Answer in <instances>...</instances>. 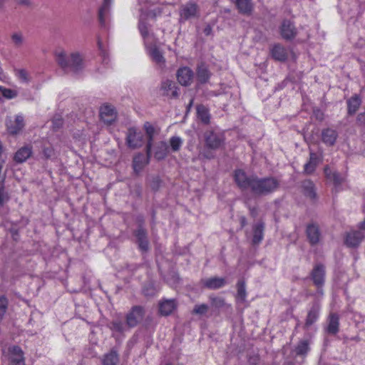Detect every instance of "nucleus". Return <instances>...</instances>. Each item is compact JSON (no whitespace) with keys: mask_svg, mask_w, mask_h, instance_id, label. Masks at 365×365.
Instances as JSON below:
<instances>
[{"mask_svg":"<svg viewBox=\"0 0 365 365\" xmlns=\"http://www.w3.org/2000/svg\"><path fill=\"white\" fill-rule=\"evenodd\" d=\"M322 140L328 145H332L336 139V133L335 130L331 129H326L322 133Z\"/></svg>","mask_w":365,"mask_h":365,"instance_id":"nucleus-32","label":"nucleus"},{"mask_svg":"<svg viewBox=\"0 0 365 365\" xmlns=\"http://www.w3.org/2000/svg\"><path fill=\"white\" fill-rule=\"evenodd\" d=\"M101 119L106 124L110 125L115 121L117 113L111 106L103 105L100 110Z\"/></svg>","mask_w":365,"mask_h":365,"instance_id":"nucleus-7","label":"nucleus"},{"mask_svg":"<svg viewBox=\"0 0 365 365\" xmlns=\"http://www.w3.org/2000/svg\"><path fill=\"white\" fill-rule=\"evenodd\" d=\"M255 178H248L242 170H237L235 173V180L237 185L242 189L251 188Z\"/></svg>","mask_w":365,"mask_h":365,"instance_id":"nucleus-10","label":"nucleus"},{"mask_svg":"<svg viewBox=\"0 0 365 365\" xmlns=\"http://www.w3.org/2000/svg\"><path fill=\"white\" fill-rule=\"evenodd\" d=\"M55 56L58 66L66 71L77 73L84 68L83 58L79 52L68 54L64 50L59 49L56 51Z\"/></svg>","mask_w":365,"mask_h":365,"instance_id":"nucleus-1","label":"nucleus"},{"mask_svg":"<svg viewBox=\"0 0 365 365\" xmlns=\"http://www.w3.org/2000/svg\"><path fill=\"white\" fill-rule=\"evenodd\" d=\"M236 5L239 11L244 14H250L253 9V5L250 0H236Z\"/></svg>","mask_w":365,"mask_h":365,"instance_id":"nucleus-31","label":"nucleus"},{"mask_svg":"<svg viewBox=\"0 0 365 365\" xmlns=\"http://www.w3.org/2000/svg\"><path fill=\"white\" fill-rule=\"evenodd\" d=\"M32 154V150L31 146H24L19 149L14 155V160L17 163H24Z\"/></svg>","mask_w":365,"mask_h":365,"instance_id":"nucleus-22","label":"nucleus"},{"mask_svg":"<svg viewBox=\"0 0 365 365\" xmlns=\"http://www.w3.org/2000/svg\"><path fill=\"white\" fill-rule=\"evenodd\" d=\"M357 119H358L359 121H361V122L365 123V112L362 113H360L358 115Z\"/></svg>","mask_w":365,"mask_h":365,"instance_id":"nucleus-56","label":"nucleus"},{"mask_svg":"<svg viewBox=\"0 0 365 365\" xmlns=\"http://www.w3.org/2000/svg\"><path fill=\"white\" fill-rule=\"evenodd\" d=\"M206 146L210 149L220 148L225 143V135L216 128L207 130L204 133Z\"/></svg>","mask_w":365,"mask_h":365,"instance_id":"nucleus-3","label":"nucleus"},{"mask_svg":"<svg viewBox=\"0 0 365 365\" xmlns=\"http://www.w3.org/2000/svg\"><path fill=\"white\" fill-rule=\"evenodd\" d=\"M112 329L116 331H123V323L120 321H115L112 323Z\"/></svg>","mask_w":365,"mask_h":365,"instance_id":"nucleus-50","label":"nucleus"},{"mask_svg":"<svg viewBox=\"0 0 365 365\" xmlns=\"http://www.w3.org/2000/svg\"><path fill=\"white\" fill-rule=\"evenodd\" d=\"M198 14V8L197 4L194 3H188L183 5L180 11V17L185 20L195 17Z\"/></svg>","mask_w":365,"mask_h":365,"instance_id":"nucleus-14","label":"nucleus"},{"mask_svg":"<svg viewBox=\"0 0 365 365\" xmlns=\"http://www.w3.org/2000/svg\"><path fill=\"white\" fill-rule=\"evenodd\" d=\"M167 365H172L171 364H168Z\"/></svg>","mask_w":365,"mask_h":365,"instance_id":"nucleus-61","label":"nucleus"},{"mask_svg":"<svg viewBox=\"0 0 365 365\" xmlns=\"http://www.w3.org/2000/svg\"><path fill=\"white\" fill-rule=\"evenodd\" d=\"M144 128L148 137V143H147V153L148 156L151 155V148H152V144L153 141V138L155 135L156 134V130L155 128L149 123H146L144 125Z\"/></svg>","mask_w":365,"mask_h":365,"instance_id":"nucleus-23","label":"nucleus"},{"mask_svg":"<svg viewBox=\"0 0 365 365\" xmlns=\"http://www.w3.org/2000/svg\"><path fill=\"white\" fill-rule=\"evenodd\" d=\"M309 350L308 343L306 341H302L299 343L296 347V352L297 354H305Z\"/></svg>","mask_w":365,"mask_h":365,"instance_id":"nucleus-45","label":"nucleus"},{"mask_svg":"<svg viewBox=\"0 0 365 365\" xmlns=\"http://www.w3.org/2000/svg\"><path fill=\"white\" fill-rule=\"evenodd\" d=\"M361 103V100L358 95H354L347 101L348 113L354 114Z\"/></svg>","mask_w":365,"mask_h":365,"instance_id":"nucleus-30","label":"nucleus"},{"mask_svg":"<svg viewBox=\"0 0 365 365\" xmlns=\"http://www.w3.org/2000/svg\"><path fill=\"white\" fill-rule=\"evenodd\" d=\"M364 237L361 231L354 230L348 232L346 237V244L349 247H357Z\"/></svg>","mask_w":365,"mask_h":365,"instance_id":"nucleus-16","label":"nucleus"},{"mask_svg":"<svg viewBox=\"0 0 365 365\" xmlns=\"http://www.w3.org/2000/svg\"><path fill=\"white\" fill-rule=\"evenodd\" d=\"M177 78L181 85L188 86L192 81L193 73L188 67L180 68L177 72Z\"/></svg>","mask_w":365,"mask_h":365,"instance_id":"nucleus-11","label":"nucleus"},{"mask_svg":"<svg viewBox=\"0 0 365 365\" xmlns=\"http://www.w3.org/2000/svg\"><path fill=\"white\" fill-rule=\"evenodd\" d=\"M307 235L311 244L315 245L319 242L320 232L317 225H309L307 228Z\"/></svg>","mask_w":365,"mask_h":365,"instance_id":"nucleus-25","label":"nucleus"},{"mask_svg":"<svg viewBox=\"0 0 365 365\" xmlns=\"http://www.w3.org/2000/svg\"><path fill=\"white\" fill-rule=\"evenodd\" d=\"M139 247L141 250L146 251L148 249V242L147 240H143L138 242Z\"/></svg>","mask_w":365,"mask_h":365,"instance_id":"nucleus-53","label":"nucleus"},{"mask_svg":"<svg viewBox=\"0 0 365 365\" xmlns=\"http://www.w3.org/2000/svg\"><path fill=\"white\" fill-rule=\"evenodd\" d=\"M15 76L19 81L24 83H28L30 81L29 73L24 69H18L15 71Z\"/></svg>","mask_w":365,"mask_h":365,"instance_id":"nucleus-38","label":"nucleus"},{"mask_svg":"<svg viewBox=\"0 0 365 365\" xmlns=\"http://www.w3.org/2000/svg\"><path fill=\"white\" fill-rule=\"evenodd\" d=\"M324 171L327 183L333 186L336 192H339L341 183L340 173L334 167L329 165L326 166Z\"/></svg>","mask_w":365,"mask_h":365,"instance_id":"nucleus-5","label":"nucleus"},{"mask_svg":"<svg viewBox=\"0 0 365 365\" xmlns=\"http://www.w3.org/2000/svg\"><path fill=\"white\" fill-rule=\"evenodd\" d=\"M5 124L9 134L12 135H18L25 126L24 116L21 113L8 116Z\"/></svg>","mask_w":365,"mask_h":365,"instance_id":"nucleus-4","label":"nucleus"},{"mask_svg":"<svg viewBox=\"0 0 365 365\" xmlns=\"http://www.w3.org/2000/svg\"><path fill=\"white\" fill-rule=\"evenodd\" d=\"M110 2V0H104V6L101 9L100 11V13H99V15H100V19H102L103 18V11L106 10V7L107 6V5L109 4Z\"/></svg>","mask_w":365,"mask_h":365,"instance_id":"nucleus-55","label":"nucleus"},{"mask_svg":"<svg viewBox=\"0 0 365 365\" xmlns=\"http://www.w3.org/2000/svg\"><path fill=\"white\" fill-rule=\"evenodd\" d=\"M359 228L361 230H365V220L360 224Z\"/></svg>","mask_w":365,"mask_h":365,"instance_id":"nucleus-58","label":"nucleus"},{"mask_svg":"<svg viewBox=\"0 0 365 365\" xmlns=\"http://www.w3.org/2000/svg\"><path fill=\"white\" fill-rule=\"evenodd\" d=\"M9 360L11 365H25L23 351L18 346L9 349Z\"/></svg>","mask_w":365,"mask_h":365,"instance_id":"nucleus-15","label":"nucleus"},{"mask_svg":"<svg viewBox=\"0 0 365 365\" xmlns=\"http://www.w3.org/2000/svg\"><path fill=\"white\" fill-rule=\"evenodd\" d=\"M281 35L285 39H292L297 34L296 29L289 21H284L280 29Z\"/></svg>","mask_w":365,"mask_h":365,"instance_id":"nucleus-17","label":"nucleus"},{"mask_svg":"<svg viewBox=\"0 0 365 365\" xmlns=\"http://www.w3.org/2000/svg\"><path fill=\"white\" fill-rule=\"evenodd\" d=\"M52 125L53 129L56 130L60 128L63 125V120L60 117L54 118L52 120Z\"/></svg>","mask_w":365,"mask_h":365,"instance_id":"nucleus-49","label":"nucleus"},{"mask_svg":"<svg viewBox=\"0 0 365 365\" xmlns=\"http://www.w3.org/2000/svg\"><path fill=\"white\" fill-rule=\"evenodd\" d=\"M264 224L262 222H257L253 225L252 227V243L253 245L259 244L264 237Z\"/></svg>","mask_w":365,"mask_h":365,"instance_id":"nucleus-18","label":"nucleus"},{"mask_svg":"<svg viewBox=\"0 0 365 365\" xmlns=\"http://www.w3.org/2000/svg\"><path fill=\"white\" fill-rule=\"evenodd\" d=\"M319 163V158L317 154L310 153L309 160L304 165V172L307 174L312 173Z\"/></svg>","mask_w":365,"mask_h":365,"instance_id":"nucleus-28","label":"nucleus"},{"mask_svg":"<svg viewBox=\"0 0 365 365\" xmlns=\"http://www.w3.org/2000/svg\"><path fill=\"white\" fill-rule=\"evenodd\" d=\"M126 139L128 145L133 149L141 147L143 144L142 133L133 128L128 129Z\"/></svg>","mask_w":365,"mask_h":365,"instance_id":"nucleus-6","label":"nucleus"},{"mask_svg":"<svg viewBox=\"0 0 365 365\" xmlns=\"http://www.w3.org/2000/svg\"><path fill=\"white\" fill-rule=\"evenodd\" d=\"M208 309L209 307L205 304H196L192 313L196 315H204L207 312Z\"/></svg>","mask_w":365,"mask_h":365,"instance_id":"nucleus-41","label":"nucleus"},{"mask_svg":"<svg viewBox=\"0 0 365 365\" xmlns=\"http://www.w3.org/2000/svg\"><path fill=\"white\" fill-rule=\"evenodd\" d=\"M160 93L169 98H177L178 96V88L174 82L170 80L163 81L161 83Z\"/></svg>","mask_w":365,"mask_h":365,"instance_id":"nucleus-8","label":"nucleus"},{"mask_svg":"<svg viewBox=\"0 0 365 365\" xmlns=\"http://www.w3.org/2000/svg\"><path fill=\"white\" fill-rule=\"evenodd\" d=\"M4 4V0H0V9L3 7Z\"/></svg>","mask_w":365,"mask_h":365,"instance_id":"nucleus-60","label":"nucleus"},{"mask_svg":"<svg viewBox=\"0 0 365 365\" xmlns=\"http://www.w3.org/2000/svg\"><path fill=\"white\" fill-rule=\"evenodd\" d=\"M14 3L21 7L29 8L32 6L31 0H14Z\"/></svg>","mask_w":365,"mask_h":365,"instance_id":"nucleus-47","label":"nucleus"},{"mask_svg":"<svg viewBox=\"0 0 365 365\" xmlns=\"http://www.w3.org/2000/svg\"><path fill=\"white\" fill-rule=\"evenodd\" d=\"M9 200V194L5 191L4 187H0V207L4 206Z\"/></svg>","mask_w":365,"mask_h":365,"instance_id":"nucleus-46","label":"nucleus"},{"mask_svg":"<svg viewBox=\"0 0 365 365\" xmlns=\"http://www.w3.org/2000/svg\"><path fill=\"white\" fill-rule=\"evenodd\" d=\"M304 194L311 199H314L316 196L314 185L312 182H307L304 185Z\"/></svg>","mask_w":365,"mask_h":365,"instance_id":"nucleus-40","label":"nucleus"},{"mask_svg":"<svg viewBox=\"0 0 365 365\" xmlns=\"http://www.w3.org/2000/svg\"><path fill=\"white\" fill-rule=\"evenodd\" d=\"M148 51L150 56L155 63H156L160 66H164L165 61V58L162 53L155 46H152L150 47L148 46Z\"/></svg>","mask_w":365,"mask_h":365,"instance_id":"nucleus-21","label":"nucleus"},{"mask_svg":"<svg viewBox=\"0 0 365 365\" xmlns=\"http://www.w3.org/2000/svg\"><path fill=\"white\" fill-rule=\"evenodd\" d=\"M237 299L240 302H245L247 292L245 288V283L244 281L238 282L237 284Z\"/></svg>","mask_w":365,"mask_h":365,"instance_id":"nucleus-35","label":"nucleus"},{"mask_svg":"<svg viewBox=\"0 0 365 365\" xmlns=\"http://www.w3.org/2000/svg\"><path fill=\"white\" fill-rule=\"evenodd\" d=\"M8 300L4 296H0V319L5 315L8 308Z\"/></svg>","mask_w":365,"mask_h":365,"instance_id":"nucleus-43","label":"nucleus"},{"mask_svg":"<svg viewBox=\"0 0 365 365\" xmlns=\"http://www.w3.org/2000/svg\"><path fill=\"white\" fill-rule=\"evenodd\" d=\"M211 304L215 308H222L226 305L225 299L220 297H210Z\"/></svg>","mask_w":365,"mask_h":365,"instance_id":"nucleus-42","label":"nucleus"},{"mask_svg":"<svg viewBox=\"0 0 365 365\" xmlns=\"http://www.w3.org/2000/svg\"><path fill=\"white\" fill-rule=\"evenodd\" d=\"M339 328V318L335 315H331L329 324L328 327V331L330 333H336Z\"/></svg>","mask_w":365,"mask_h":365,"instance_id":"nucleus-39","label":"nucleus"},{"mask_svg":"<svg viewBox=\"0 0 365 365\" xmlns=\"http://www.w3.org/2000/svg\"><path fill=\"white\" fill-rule=\"evenodd\" d=\"M245 224H246V220L243 217L241 218V225H242V226H245Z\"/></svg>","mask_w":365,"mask_h":365,"instance_id":"nucleus-59","label":"nucleus"},{"mask_svg":"<svg viewBox=\"0 0 365 365\" xmlns=\"http://www.w3.org/2000/svg\"><path fill=\"white\" fill-rule=\"evenodd\" d=\"M183 144V140L179 136H173L169 139L170 152H178Z\"/></svg>","mask_w":365,"mask_h":365,"instance_id":"nucleus-33","label":"nucleus"},{"mask_svg":"<svg viewBox=\"0 0 365 365\" xmlns=\"http://www.w3.org/2000/svg\"><path fill=\"white\" fill-rule=\"evenodd\" d=\"M272 56L277 61H284L287 58V53L284 47L279 44H275L271 48Z\"/></svg>","mask_w":365,"mask_h":365,"instance_id":"nucleus-24","label":"nucleus"},{"mask_svg":"<svg viewBox=\"0 0 365 365\" xmlns=\"http://www.w3.org/2000/svg\"><path fill=\"white\" fill-rule=\"evenodd\" d=\"M11 38L15 46H21L24 43V38L21 33H14Z\"/></svg>","mask_w":365,"mask_h":365,"instance_id":"nucleus-44","label":"nucleus"},{"mask_svg":"<svg viewBox=\"0 0 365 365\" xmlns=\"http://www.w3.org/2000/svg\"><path fill=\"white\" fill-rule=\"evenodd\" d=\"M143 309L140 307H135L127 315V324L129 327H135L143 320Z\"/></svg>","mask_w":365,"mask_h":365,"instance_id":"nucleus-9","label":"nucleus"},{"mask_svg":"<svg viewBox=\"0 0 365 365\" xmlns=\"http://www.w3.org/2000/svg\"><path fill=\"white\" fill-rule=\"evenodd\" d=\"M135 235L138 239V242L143 240H147L146 232H145V230H143L142 229L138 230L136 232Z\"/></svg>","mask_w":365,"mask_h":365,"instance_id":"nucleus-51","label":"nucleus"},{"mask_svg":"<svg viewBox=\"0 0 365 365\" xmlns=\"http://www.w3.org/2000/svg\"><path fill=\"white\" fill-rule=\"evenodd\" d=\"M9 78L8 75L4 71L2 68L0 66V81L3 83H8Z\"/></svg>","mask_w":365,"mask_h":365,"instance_id":"nucleus-52","label":"nucleus"},{"mask_svg":"<svg viewBox=\"0 0 365 365\" xmlns=\"http://www.w3.org/2000/svg\"><path fill=\"white\" fill-rule=\"evenodd\" d=\"M118 361V358L115 352H110L106 354L103 359V365H116Z\"/></svg>","mask_w":365,"mask_h":365,"instance_id":"nucleus-37","label":"nucleus"},{"mask_svg":"<svg viewBox=\"0 0 365 365\" xmlns=\"http://www.w3.org/2000/svg\"><path fill=\"white\" fill-rule=\"evenodd\" d=\"M211 31H212V29L210 26H207L205 29H204V33L205 35H210V33H211Z\"/></svg>","mask_w":365,"mask_h":365,"instance_id":"nucleus-57","label":"nucleus"},{"mask_svg":"<svg viewBox=\"0 0 365 365\" xmlns=\"http://www.w3.org/2000/svg\"><path fill=\"white\" fill-rule=\"evenodd\" d=\"M324 268L322 265H317L314 268L312 272V277L315 285L320 287L324 284Z\"/></svg>","mask_w":365,"mask_h":365,"instance_id":"nucleus-20","label":"nucleus"},{"mask_svg":"<svg viewBox=\"0 0 365 365\" xmlns=\"http://www.w3.org/2000/svg\"><path fill=\"white\" fill-rule=\"evenodd\" d=\"M197 117L204 124H208L210 120V115L208 109L202 105L197 107Z\"/></svg>","mask_w":365,"mask_h":365,"instance_id":"nucleus-29","label":"nucleus"},{"mask_svg":"<svg viewBox=\"0 0 365 365\" xmlns=\"http://www.w3.org/2000/svg\"><path fill=\"white\" fill-rule=\"evenodd\" d=\"M18 96L19 92L16 89L0 86V101L12 100L17 98Z\"/></svg>","mask_w":365,"mask_h":365,"instance_id":"nucleus-26","label":"nucleus"},{"mask_svg":"<svg viewBox=\"0 0 365 365\" xmlns=\"http://www.w3.org/2000/svg\"><path fill=\"white\" fill-rule=\"evenodd\" d=\"M197 80L203 83H206L210 77V73L205 65H200L197 71Z\"/></svg>","mask_w":365,"mask_h":365,"instance_id":"nucleus-34","label":"nucleus"},{"mask_svg":"<svg viewBox=\"0 0 365 365\" xmlns=\"http://www.w3.org/2000/svg\"><path fill=\"white\" fill-rule=\"evenodd\" d=\"M176 308V303L174 300H165L160 304V312L167 316L170 314Z\"/></svg>","mask_w":365,"mask_h":365,"instance_id":"nucleus-27","label":"nucleus"},{"mask_svg":"<svg viewBox=\"0 0 365 365\" xmlns=\"http://www.w3.org/2000/svg\"><path fill=\"white\" fill-rule=\"evenodd\" d=\"M169 153V145L165 141L158 143L153 148L154 158L158 160L165 159Z\"/></svg>","mask_w":365,"mask_h":365,"instance_id":"nucleus-13","label":"nucleus"},{"mask_svg":"<svg viewBox=\"0 0 365 365\" xmlns=\"http://www.w3.org/2000/svg\"><path fill=\"white\" fill-rule=\"evenodd\" d=\"M139 29H140V31L142 36L145 39V43L147 44L146 38H148V36L147 26L144 23L140 22L139 24Z\"/></svg>","mask_w":365,"mask_h":365,"instance_id":"nucleus-48","label":"nucleus"},{"mask_svg":"<svg viewBox=\"0 0 365 365\" xmlns=\"http://www.w3.org/2000/svg\"><path fill=\"white\" fill-rule=\"evenodd\" d=\"M279 186L277 180L274 178L258 179L255 178L252 184V190L257 194H267L275 190Z\"/></svg>","mask_w":365,"mask_h":365,"instance_id":"nucleus-2","label":"nucleus"},{"mask_svg":"<svg viewBox=\"0 0 365 365\" xmlns=\"http://www.w3.org/2000/svg\"><path fill=\"white\" fill-rule=\"evenodd\" d=\"M318 315L319 308L317 307H313L308 313L306 320V326L309 327L312 325L318 318Z\"/></svg>","mask_w":365,"mask_h":365,"instance_id":"nucleus-36","label":"nucleus"},{"mask_svg":"<svg viewBox=\"0 0 365 365\" xmlns=\"http://www.w3.org/2000/svg\"><path fill=\"white\" fill-rule=\"evenodd\" d=\"M43 153L46 158H51L53 155V150L51 148H44Z\"/></svg>","mask_w":365,"mask_h":365,"instance_id":"nucleus-54","label":"nucleus"},{"mask_svg":"<svg viewBox=\"0 0 365 365\" xmlns=\"http://www.w3.org/2000/svg\"><path fill=\"white\" fill-rule=\"evenodd\" d=\"M150 157V155L148 156V155L147 154V155L145 156L142 153H138L134 156L133 160V168L134 172L136 174L140 173L145 168V166L148 164Z\"/></svg>","mask_w":365,"mask_h":365,"instance_id":"nucleus-12","label":"nucleus"},{"mask_svg":"<svg viewBox=\"0 0 365 365\" xmlns=\"http://www.w3.org/2000/svg\"><path fill=\"white\" fill-rule=\"evenodd\" d=\"M202 285L210 289H216L222 287L225 284V280L222 277H212L202 279Z\"/></svg>","mask_w":365,"mask_h":365,"instance_id":"nucleus-19","label":"nucleus"}]
</instances>
